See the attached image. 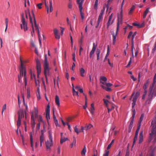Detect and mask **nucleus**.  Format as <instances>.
<instances>
[{
	"label": "nucleus",
	"mask_w": 156,
	"mask_h": 156,
	"mask_svg": "<svg viewBox=\"0 0 156 156\" xmlns=\"http://www.w3.org/2000/svg\"><path fill=\"white\" fill-rule=\"evenodd\" d=\"M153 94V93H148V96L147 98V99L146 101V103H148V104L150 103L152 99Z\"/></svg>",
	"instance_id": "nucleus-12"
},
{
	"label": "nucleus",
	"mask_w": 156,
	"mask_h": 156,
	"mask_svg": "<svg viewBox=\"0 0 156 156\" xmlns=\"http://www.w3.org/2000/svg\"><path fill=\"white\" fill-rule=\"evenodd\" d=\"M45 60L43 64V67L44 69V73L45 75V79H46V82H48V79L47 75L49 76L50 75L49 70L50 68L48 67L49 64L48 62L47 55H45Z\"/></svg>",
	"instance_id": "nucleus-2"
},
{
	"label": "nucleus",
	"mask_w": 156,
	"mask_h": 156,
	"mask_svg": "<svg viewBox=\"0 0 156 156\" xmlns=\"http://www.w3.org/2000/svg\"><path fill=\"white\" fill-rule=\"evenodd\" d=\"M27 98L29 99L30 97V90L29 88H28L27 89Z\"/></svg>",
	"instance_id": "nucleus-36"
},
{
	"label": "nucleus",
	"mask_w": 156,
	"mask_h": 156,
	"mask_svg": "<svg viewBox=\"0 0 156 156\" xmlns=\"http://www.w3.org/2000/svg\"><path fill=\"white\" fill-rule=\"evenodd\" d=\"M49 10L50 12H51L53 10L52 3L51 0H49Z\"/></svg>",
	"instance_id": "nucleus-25"
},
{
	"label": "nucleus",
	"mask_w": 156,
	"mask_h": 156,
	"mask_svg": "<svg viewBox=\"0 0 156 156\" xmlns=\"http://www.w3.org/2000/svg\"><path fill=\"white\" fill-rule=\"evenodd\" d=\"M53 141L51 140L47 141L45 143V145L47 149L50 148V147L53 146Z\"/></svg>",
	"instance_id": "nucleus-11"
},
{
	"label": "nucleus",
	"mask_w": 156,
	"mask_h": 156,
	"mask_svg": "<svg viewBox=\"0 0 156 156\" xmlns=\"http://www.w3.org/2000/svg\"><path fill=\"white\" fill-rule=\"evenodd\" d=\"M138 135L135 134V136L133 139L132 146L133 147L137 140Z\"/></svg>",
	"instance_id": "nucleus-28"
},
{
	"label": "nucleus",
	"mask_w": 156,
	"mask_h": 156,
	"mask_svg": "<svg viewBox=\"0 0 156 156\" xmlns=\"http://www.w3.org/2000/svg\"><path fill=\"white\" fill-rule=\"evenodd\" d=\"M133 34V32L132 31H130L129 32L128 35L127 37V38L128 39H129L130 38L131 36H132V35Z\"/></svg>",
	"instance_id": "nucleus-53"
},
{
	"label": "nucleus",
	"mask_w": 156,
	"mask_h": 156,
	"mask_svg": "<svg viewBox=\"0 0 156 156\" xmlns=\"http://www.w3.org/2000/svg\"><path fill=\"white\" fill-rule=\"evenodd\" d=\"M83 0H77V3L79 5V8L80 11L81 16H83V14L82 12L83 9L82 3Z\"/></svg>",
	"instance_id": "nucleus-7"
},
{
	"label": "nucleus",
	"mask_w": 156,
	"mask_h": 156,
	"mask_svg": "<svg viewBox=\"0 0 156 156\" xmlns=\"http://www.w3.org/2000/svg\"><path fill=\"white\" fill-rule=\"evenodd\" d=\"M156 50V44H155L154 47V48L152 49V52L153 53H154V51H155Z\"/></svg>",
	"instance_id": "nucleus-64"
},
{
	"label": "nucleus",
	"mask_w": 156,
	"mask_h": 156,
	"mask_svg": "<svg viewBox=\"0 0 156 156\" xmlns=\"http://www.w3.org/2000/svg\"><path fill=\"white\" fill-rule=\"evenodd\" d=\"M55 102L56 105L58 106H60L59 100L58 97L57 95L55 96Z\"/></svg>",
	"instance_id": "nucleus-18"
},
{
	"label": "nucleus",
	"mask_w": 156,
	"mask_h": 156,
	"mask_svg": "<svg viewBox=\"0 0 156 156\" xmlns=\"http://www.w3.org/2000/svg\"><path fill=\"white\" fill-rule=\"evenodd\" d=\"M133 25L134 26L138 27V28H139L143 27H144V23H142L141 24H137L135 23H133Z\"/></svg>",
	"instance_id": "nucleus-16"
},
{
	"label": "nucleus",
	"mask_w": 156,
	"mask_h": 156,
	"mask_svg": "<svg viewBox=\"0 0 156 156\" xmlns=\"http://www.w3.org/2000/svg\"><path fill=\"white\" fill-rule=\"evenodd\" d=\"M55 38L57 39H59L60 38V35L58 34H54Z\"/></svg>",
	"instance_id": "nucleus-49"
},
{
	"label": "nucleus",
	"mask_w": 156,
	"mask_h": 156,
	"mask_svg": "<svg viewBox=\"0 0 156 156\" xmlns=\"http://www.w3.org/2000/svg\"><path fill=\"white\" fill-rule=\"evenodd\" d=\"M134 48V44H132V46H131V52H132V55L133 56V58L134 57V54H133V49Z\"/></svg>",
	"instance_id": "nucleus-43"
},
{
	"label": "nucleus",
	"mask_w": 156,
	"mask_h": 156,
	"mask_svg": "<svg viewBox=\"0 0 156 156\" xmlns=\"http://www.w3.org/2000/svg\"><path fill=\"white\" fill-rule=\"evenodd\" d=\"M154 87V85H152L150 87L149 91L148 92L149 94H151V93H153V92H152V90L153 88V87Z\"/></svg>",
	"instance_id": "nucleus-39"
},
{
	"label": "nucleus",
	"mask_w": 156,
	"mask_h": 156,
	"mask_svg": "<svg viewBox=\"0 0 156 156\" xmlns=\"http://www.w3.org/2000/svg\"><path fill=\"white\" fill-rule=\"evenodd\" d=\"M68 140V138H61L60 139V143L61 144H62L64 142Z\"/></svg>",
	"instance_id": "nucleus-34"
},
{
	"label": "nucleus",
	"mask_w": 156,
	"mask_h": 156,
	"mask_svg": "<svg viewBox=\"0 0 156 156\" xmlns=\"http://www.w3.org/2000/svg\"><path fill=\"white\" fill-rule=\"evenodd\" d=\"M40 123H38L37 125L36 126V130L37 131L39 130L40 129Z\"/></svg>",
	"instance_id": "nucleus-50"
},
{
	"label": "nucleus",
	"mask_w": 156,
	"mask_h": 156,
	"mask_svg": "<svg viewBox=\"0 0 156 156\" xmlns=\"http://www.w3.org/2000/svg\"><path fill=\"white\" fill-rule=\"evenodd\" d=\"M25 14L26 15V17L27 19H28V15H29V17L30 16V11L29 10H25Z\"/></svg>",
	"instance_id": "nucleus-30"
},
{
	"label": "nucleus",
	"mask_w": 156,
	"mask_h": 156,
	"mask_svg": "<svg viewBox=\"0 0 156 156\" xmlns=\"http://www.w3.org/2000/svg\"><path fill=\"white\" fill-rule=\"evenodd\" d=\"M135 9V6L134 5H133L129 11V15L131 14L133 11V10Z\"/></svg>",
	"instance_id": "nucleus-31"
},
{
	"label": "nucleus",
	"mask_w": 156,
	"mask_h": 156,
	"mask_svg": "<svg viewBox=\"0 0 156 156\" xmlns=\"http://www.w3.org/2000/svg\"><path fill=\"white\" fill-rule=\"evenodd\" d=\"M21 22L22 24H20L21 29H22L23 27L24 31H25L28 30V28L25 18L21 19Z\"/></svg>",
	"instance_id": "nucleus-6"
},
{
	"label": "nucleus",
	"mask_w": 156,
	"mask_h": 156,
	"mask_svg": "<svg viewBox=\"0 0 156 156\" xmlns=\"http://www.w3.org/2000/svg\"><path fill=\"white\" fill-rule=\"evenodd\" d=\"M133 119H132L131 120V122L130 123V124L129 126V132H130L131 131V129L132 128L133 123Z\"/></svg>",
	"instance_id": "nucleus-19"
},
{
	"label": "nucleus",
	"mask_w": 156,
	"mask_h": 156,
	"mask_svg": "<svg viewBox=\"0 0 156 156\" xmlns=\"http://www.w3.org/2000/svg\"><path fill=\"white\" fill-rule=\"evenodd\" d=\"M122 16H121L120 18H119V17H118V19H117V28H116V32L115 34V33L113 32L112 34V40H113V44L114 45L115 43V42L116 41V36L117 35V34L118 33L119 29V26L120 23L121 24L122 23Z\"/></svg>",
	"instance_id": "nucleus-3"
},
{
	"label": "nucleus",
	"mask_w": 156,
	"mask_h": 156,
	"mask_svg": "<svg viewBox=\"0 0 156 156\" xmlns=\"http://www.w3.org/2000/svg\"><path fill=\"white\" fill-rule=\"evenodd\" d=\"M143 131L140 132L139 135V144L142 143L143 140Z\"/></svg>",
	"instance_id": "nucleus-14"
},
{
	"label": "nucleus",
	"mask_w": 156,
	"mask_h": 156,
	"mask_svg": "<svg viewBox=\"0 0 156 156\" xmlns=\"http://www.w3.org/2000/svg\"><path fill=\"white\" fill-rule=\"evenodd\" d=\"M144 115L143 114H142L141 115V116L140 118V119L139 120V121L138 123H141L142 121L143 120V119H144Z\"/></svg>",
	"instance_id": "nucleus-38"
},
{
	"label": "nucleus",
	"mask_w": 156,
	"mask_h": 156,
	"mask_svg": "<svg viewBox=\"0 0 156 156\" xmlns=\"http://www.w3.org/2000/svg\"><path fill=\"white\" fill-rule=\"evenodd\" d=\"M152 129L151 132L150 134L149 138L148 141H152L153 144L156 142V116L151 122Z\"/></svg>",
	"instance_id": "nucleus-1"
},
{
	"label": "nucleus",
	"mask_w": 156,
	"mask_h": 156,
	"mask_svg": "<svg viewBox=\"0 0 156 156\" xmlns=\"http://www.w3.org/2000/svg\"><path fill=\"white\" fill-rule=\"evenodd\" d=\"M100 50L99 49H97L96 51V54L97 56V60H98L100 58Z\"/></svg>",
	"instance_id": "nucleus-24"
},
{
	"label": "nucleus",
	"mask_w": 156,
	"mask_h": 156,
	"mask_svg": "<svg viewBox=\"0 0 156 156\" xmlns=\"http://www.w3.org/2000/svg\"><path fill=\"white\" fill-rule=\"evenodd\" d=\"M115 107L113 105H111V108H110L109 107L108 108V113H109L112 110L114 109Z\"/></svg>",
	"instance_id": "nucleus-46"
},
{
	"label": "nucleus",
	"mask_w": 156,
	"mask_h": 156,
	"mask_svg": "<svg viewBox=\"0 0 156 156\" xmlns=\"http://www.w3.org/2000/svg\"><path fill=\"white\" fill-rule=\"evenodd\" d=\"M21 119H18V120L17 121V126L18 129L19 128V127L21 125Z\"/></svg>",
	"instance_id": "nucleus-41"
},
{
	"label": "nucleus",
	"mask_w": 156,
	"mask_h": 156,
	"mask_svg": "<svg viewBox=\"0 0 156 156\" xmlns=\"http://www.w3.org/2000/svg\"><path fill=\"white\" fill-rule=\"evenodd\" d=\"M113 0H108L107 1V4L106 5V8H107V10H108L109 8V5L110 4V3L111 2H112Z\"/></svg>",
	"instance_id": "nucleus-37"
},
{
	"label": "nucleus",
	"mask_w": 156,
	"mask_h": 156,
	"mask_svg": "<svg viewBox=\"0 0 156 156\" xmlns=\"http://www.w3.org/2000/svg\"><path fill=\"white\" fill-rule=\"evenodd\" d=\"M31 127L33 130H34L35 125V122L34 119V114L33 112L32 113V115H31Z\"/></svg>",
	"instance_id": "nucleus-9"
},
{
	"label": "nucleus",
	"mask_w": 156,
	"mask_h": 156,
	"mask_svg": "<svg viewBox=\"0 0 156 156\" xmlns=\"http://www.w3.org/2000/svg\"><path fill=\"white\" fill-rule=\"evenodd\" d=\"M50 105H47V108L46 109V116L47 118V120L48 121V119H50Z\"/></svg>",
	"instance_id": "nucleus-8"
},
{
	"label": "nucleus",
	"mask_w": 156,
	"mask_h": 156,
	"mask_svg": "<svg viewBox=\"0 0 156 156\" xmlns=\"http://www.w3.org/2000/svg\"><path fill=\"white\" fill-rule=\"evenodd\" d=\"M30 144L31 146L33 148V136H32V133H30Z\"/></svg>",
	"instance_id": "nucleus-21"
},
{
	"label": "nucleus",
	"mask_w": 156,
	"mask_h": 156,
	"mask_svg": "<svg viewBox=\"0 0 156 156\" xmlns=\"http://www.w3.org/2000/svg\"><path fill=\"white\" fill-rule=\"evenodd\" d=\"M68 7L69 8L71 9L72 7V3L71 2H69V3L68 5Z\"/></svg>",
	"instance_id": "nucleus-54"
},
{
	"label": "nucleus",
	"mask_w": 156,
	"mask_h": 156,
	"mask_svg": "<svg viewBox=\"0 0 156 156\" xmlns=\"http://www.w3.org/2000/svg\"><path fill=\"white\" fill-rule=\"evenodd\" d=\"M137 98L134 96L133 100V102H136Z\"/></svg>",
	"instance_id": "nucleus-63"
},
{
	"label": "nucleus",
	"mask_w": 156,
	"mask_h": 156,
	"mask_svg": "<svg viewBox=\"0 0 156 156\" xmlns=\"http://www.w3.org/2000/svg\"><path fill=\"white\" fill-rule=\"evenodd\" d=\"M108 63L109 64V65L111 67H113V64H112V63H111L110 62L109 59H108Z\"/></svg>",
	"instance_id": "nucleus-57"
},
{
	"label": "nucleus",
	"mask_w": 156,
	"mask_h": 156,
	"mask_svg": "<svg viewBox=\"0 0 156 156\" xmlns=\"http://www.w3.org/2000/svg\"><path fill=\"white\" fill-rule=\"evenodd\" d=\"M149 8H147L146 9L145 11H144V13L146 14H147L148 13V12H149Z\"/></svg>",
	"instance_id": "nucleus-61"
},
{
	"label": "nucleus",
	"mask_w": 156,
	"mask_h": 156,
	"mask_svg": "<svg viewBox=\"0 0 156 156\" xmlns=\"http://www.w3.org/2000/svg\"><path fill=\"white\" fill-rule=\"evenodd\" d=\"M114 142V140H113L111 143L108 145V147H107V149L108 150L111 147V146H112V144Z\"/></svg>",
	"instance_id": "nucleus-40"
},
{
	"label": "nucleus",
	"mask_w": 156,
	"mask_h": 156,
	"mask_svg": "<svg viewBox=\"0 0 156 156\" xmlns=\"http://www.w3.org/2000/svg\"><path fill=\"white\" fill-rule=\"evenodd\" d=\"M132 28V26H130L129 25H127V27L125 28V29H126V28H129V30H131Z\"/></svg>",
	"instance_id": "nucleus-58"
},
{
	"label": "nucleus",
	"mask_w": 156,
	"mask_h": 156,
	"mask_svg": "<svg viewBox=\"0 0 156 156\" xmlns=\"http://www.w3.org/2000/svg\"><path fill=\"white\" fill-rule=\"evenodd\" d=\"M49 137L50 140L51 141H53L52 138V137L50 131H49Z\"/></svg>",
	"instance_id": "nucleus-48"
},
{
	"label": "nucleus",
	"mask_w": 156,
	"mask_h": 156,
	"mask_svg": "<svg viewBox=\"0 0 156 156\" xmlns=\"http://www.w3.org/2000/svg\"><path fill=\"white\" fill-rule=\"evenodd\" d=\"M136 32L135 31L134 32L133 34L132 35L131 41L132 44H134L133 39L135 36L136 35Z\"/></svg>",
	"instance_id": "nucleus-35"
},
{
	"label": "nucleus",
	"mask_w": 156,
	"mask_h": 156,
	"mask_svg": "<svg viewBox=\"0 0 156 156\" xmlns=\"http://www.w3.org/2000/svg\"><path fill=\"white\" fill-rule=\"evenodd\" d=\"M86 149L85 146H84V147L83 149L81 152V155L82 156H85L86 153Z\"/></svg>",
	"instance_id": "nucleus-27"
},
{
	"label": "nucleus",
	"mask_w": 156,
	"mask_h": 156,
	"mask_svg": "<svg viewBox=\"0 0 156 156\" xmlns=\"http://www.w3.org/2000/svg\"><path fill=\"white\" fill-rule=\"evenodd\" d=\"M24 82H25V86H26L27 84V80L26 73L25 72V73L24 74Z\"/></svg>",
	"instance_id": "nucleus-32"
},
{
	"label": "nucleus",
	"mask_w": 156,
	"mask_h": 156,
	"mask_svg": "<svg viewBox=\"0 0 156 156\" xmlns=\"http://www.w3.org/2000/svg\"><path fill=\"white\" fill-rule=\"evenodd\" d=\"M110 22L109 21H108L107 23V29H108L109 26H110Z\"/></svg>",
	"instance_id": "nucleus-60"
},
{
	"label": "nucleus",
	"mask_w": 156,
	"mask_h": 156,
	"mask_svg": "<svg viewBox=\"0 0 156 156\" xmlns=\"http://www.w3.org/2000/svg\"><path fill=\"white\" fill-rule=\"evenodd\" d=\"M18 119L21 120L22 118L24 117L23 110L22 109H20L18 111Z\"/></svg>",
	"instance_id": "nucleus-10"
},
{
	"label": "nucleus",
	"mask_w": 156,
	"mask_h": 156,
	"mask_svg": "<svg viewBox=\"0 0 156 156\" xmlns=\"http://www.w3.org/2000/svg\"><path fill=\"white\" fill-rule=\"evenodd\" d=\"M37 118L38 119V123H40L42 121V117L41 115H39Z\"/></svg>",
	"instance_id": "nucleus-42"
},
{
	"label": "nucleus",
	"mask_w": 156,
	"mask_h": 156,
	"mask_svg": "<svg viewBox=\"0 0 156 156\" xmlns=\"http://www.w3.org/2000/svg\"><path fill=\"white\" fill-rule=\"evenodd\" d=\"M93 127V126L91 124L86 125L85 126V130H87Z\"/></svg>",
	"instance_id": "nucleus-22"
},
{
	"label": "nucleus",
	"mask_w": 156,
	"mask_h": 156,
	"mask_svg": "<svg viewBox=\"0 0 156 156\" xmlns=\"http://www.w3.org/2000/svg\"><path fill=\"white\" fill-rule=\"evenodd\" d=\"M36 69L37 70V77H39V75L40 73H41V64L40 61L38 59L36 60Z\"/></svg>",
	"instance_id": "nucleus-5"
},
{
	"label": "nucleus",
	"mask_w": 156,
	"mask_h": 156,
	"mask_svg": "<svg viewBox=\"0 0 156 156\" xmlns=\"http://www.w3.org/2000/svg\"><path fill=\"white\" fill-rule=\"evenodd\" d=\"M109 46L108 45V48H107V53L106 55V56H108L109 55Z\"/></svg>",
	"instance_id": "nucleus-56"
},
{
	"label": "nucleus",
	"mask_w": 156,
	"mask_h": 156,
	"mask_svg": "<svg viewBox=\"0 0 156 156\" xmlns=\"http://www.w3.org/2000/svg\"><path fill=\"white\" fill-rule=\"evenodd\" d=\"M85 70L83 68H80V75L82 77L84 76V73H85Z\"/></svg>",
	"instance_id": "nucleus-26"
},
{
	"label": "nucleus",
	"mask_w": 156,
	"mask_h": 156,
	"mask_svg": "<svg viewBox=\"0 0 156 156\" xmlns=\"http://www.w3.org/2000/svg\"><path fill=\"white\" fill-rule=\"evenodd\" d=\"M32 13H33V16L34 17V22L35 27V29H36V30H37V31H38V30H39V28H38V26L37 25L36 21V20H35V17L33 11L32 12Z\"/></svg>",
	"instance_id": "nucleus-15"
},
{
	"label": "nucleus",
	"mask_w": 156,
	"mask_h": 156,
	"mask_svg": "<svg viewBox=\"0 0 156 156\" xmlns=\"http://www.w3.org/2000/svg\"><path fill=\"white\" fill-rule=\"evenodd\" d=\"M107 80V78L104 76H101L100 79V81L101 83H102L103 85H106V83L105 82Z\"/></svg>",
	"instance_id": "nucleus-13"
},
{
	"label": "nucleus",
	"mask_w": 156,
	"mask_h": 156,
	"mask_svg": "<svg viewBox=\"0 0 156 156\" xmlns=\"http://www.w3.org/2000/svg\"><path fill=\"white\" fill-rule=\"evenodd\" d=\"M98 0H96L95 2L94 5V8L95 9H97L98 5Z\"/></svg>",
	"instance_id": "nucleus-44"
},
{
	"label": "nucleus",
	"mask_w": 156,
	"mask_h": 156,
	"mask_svg": "<svg viewBox=\"0 0 156 156\" xmlns=\"http://www.w3.org/2000/svg\"><path fill=\"white\" fill-rule=\"evenodd\" d=\"M34 77L35 79V83L36 84V85H38L39 84V80H36V78H35V76L34 74Z\"/></svg>",
	"instance_id": "nucleus-45"
},
{
	"label": "nucleus",
	"mask_w": 156,
	"mask_h": 156,
	"mask_svg": "<svg viewBox=\"0 0 156 156\" xmlns=\"http://www.w3.org/2000/svg\"><path fill=\"white\" fill-rule=\"evenodd\" d=\"M53 119L54 121V122L55 123V124L56 126H57L58 124V120H57L56 117L55 116V113L54 111H53Z\"/></svg>",
	"instance_id": "nucleus-17"
},
{
	"label": "nucleus",
	"mask_w": 156,
	"mask_h": 156,
	"mask_svg": "<svg viewBox=\"0 0 156 156\" xmlns=\"http://www.w3.org/2000/svg\"><path fill=\"white\" fill-rule=\"evenodd\" d=\"M96 49H94V48H92V50L90 52V58H91L92 55L94 54Z\"/></svg>",
	"instance_id": "nucleus-33"
},
{
	"label": "nucleus",
	"mask_w": 156,
	"mask_h": 156,
	"mask_svg": "<svg viewBox=\"0 0 156 156\" xmlns=\"http://www.w3.org/2000/svg\"><path fill=\"white\" fill-rule=\"evenodd\" d=\"M54 34H58V30L56 28H55L53 30Z\"/></svg>",
	"instance_id": "nucleus-55"
},
{
	"label": "nucleus",
	"mask_w": 156,
	"mask_h": 156,
	"mask_svg": "<svg viewBox=\"0 0 156 156\" xmlns=\"http://www.w3.org/2000/svg\"><path fill=\"white\" fill-rule=\"evenodd\" d=\"M42 4V3H41L37 5V6L39 9H40L42 8L41 5Z\"/></svg>",
	"instance_id": "nucleus-51"
},
{
	"label": "nucleus",
	"mask_w": 156,
	"mask_h": 156,
	"mask_svg": "<svg viewBox=\"0 0 156 156\" xmlns=\"http://www.w3.org/2000/svg\"><path fill=\"white\" fill-rule=\"evenodd\" d=\"M91 108L90 110V113L92 114H93L94 112V104L92 103L91 104Z\"/></svg>",
	"instance_id": "nucleus-20"
},
{
	"label": "nucleus",
	"mask_w": 156,
	"mask_h": 156,
	"mask_svg": "<svg viewBox=\"0 0 156 156\" xmlns=\"http://www.w3.org/2000/svg\"><path fill=\"white\" fill-rule=\"evenodd\" d=\"M20 66L19 68L20 70V75L18 76V81L20 82L21 81V78L24 76V74L25 72L26 73V69L23 66V64L22 60L20 58Z\"/></svg>",
	"instance_id": "nucleus-4"
},
{
	"label": "nucleus",
	"mask_w": 156,
	"mask_h": 156,
	"mask_svg": "<svg viewBox=\"0 0 156 156\" xmlns=\"http://www.w3.org/2000/svg\"><path fill=\"white\" fill-rule=\"evenodd\" d=\"M109 153V151H108L105 150V153L104 154L103 156H108Z\"/></svg>",
	"instance_id": "nucleus-52"
},
{
	"label": "nucleus",
	"mask_w": 156,
	"mask_h": 156,
	"mask_svg": "<svg viewBox=\"0 0 156 156\" xmlns=\"http://www.w3.org/2000/svg\"><path fill=\"white\" fill-rule=\"evenodd\" d=\"M101 86L103 89H105L107 91H110L111 90V88L109 87H107L103 85H101Z\"/></svg>",
	"instance_id": "nucleus-29"
},
{
	"label": "nucleus",
	"mask_w": 156,
	"mask_h": 156,
	"mask_svg": "<svg viewBox=\"0 0 156 156\" xmlns=\"http://www.w3.org/2000/svg\"><path fill=\"white\" fill-rule=\"evenodd\" d=\"M82 38L83 37L82 36L81 38V39L79 41V43L80 45H81L82 44L83 41H82Z\"/></svg>",
	"instance_id": "nucleus-59"
},
{
	"label": "nucleus",
	"mask_w": 156,
	"mask_h": 156,
	"mask_svg": "<svg viewBox=\"0 0 156 156\" xmlns=\"http://www.w3.org/2000/svg\"><path fill=\"white\" fill-rule=\"evenodd\" d=\"M74 130L75 132H76L77 134H79V132H80L79 131H78V129L77 128L76 126L74 128Z\"/></svg>",
	"instance_id": "nucleus-47"
},
{
	"label": "nucleus",
	"mask_w": 156,
	"mask_h": 156,
	"mask_svg": "<svg viewBox=\"0 0 156 156\" xmlns=\"http://www.w3.org/2000/svg\"><path fill=\"white\" fill-rule=\"evenodd\" d=\"M34 112H31V114H32V113L33 112V113L34 114V115H35V117L36 118H37L38 116V110H37V109L35 107H34Z\"/></svg>",
	"instance_id": "nucleus-23"
},
{
	"label": "nucleus",
	"mask_w": 156,
	"mask_h": 156,
	"mask_svg": "<svg viewBox=\"0 0 156 156\" xmlns=\"http://www.w3.org/2000/svg\"><path fill=\"white\" fill-rule=\"evenodd\" d=\"M64 30V28L61 27V35H62L63 34Z\"/></svg>",
	"instance_id": "nucleus-62"
}]
</instances>
